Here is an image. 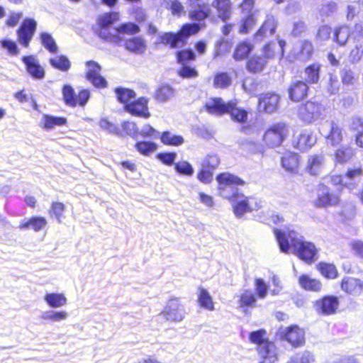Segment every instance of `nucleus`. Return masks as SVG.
I'll return each instance as SVG.
<instances>
[{
	"label": "nucleus",
	"mask_w": 363,
	"mask_h": 363,
	"mask_svg": "<svg viewBox=\"0 0 363 363\" xmlns=\"http://www.w3.org/2000/svg\"><path fill=\"white\" fill-rule=\"evenodd\" d=\"M273 232L281 252L292 253L308 264L318 259V248L297 231L289 228L286 230L274 228Z\"/></svg>",
	"instance_id": "f257e3e1"
},
{
	"label": "nucleus",
	"mask_w": 363,
	"mask_h": 363,
	"mask_svg": "<svg viewBox=\"0 0 363 363\" xmlns=\"http://www.w3.org/2000/svg\"><path fill=\"white\" fill-rule=\"evenodd\" d=\"M216 179L218 183L219 195L230 201L237 218H241L245 213L252 211L247 197L240 189L245 184L242 179L229 172H223L218 174Z\"/></svg>",
	"instance_id": "f03ea898"
},
{
	"label": "nucleus",
	"mask_w": 363,
	"mask_h": 363,
	"mask_svg": "<svg viewBox=\"0 0 363 363\" xmlns=\"http://www.w3.org/2000/svg\"><path fill=\"white\" fill-rule=\"evenodd\" d=\"M289 134V124L279 121L272 123L267 128L263 135V140L269 147L274 148L281 146Z\"/></svg>",
	"instance_id": "7ed1b4c3"
},
{
	"label": "nucleus",
	"mask_w": 363,
	"mask_h": 363,
	"mask_svg": "<svg viewBox=\"0 0 363 363\" xmlns=\"http://www.w3.org/2000/svg\"><path fill=\"white\" fill-rule=\"evenodd\" d=\"M250 113V110L238 106L237 101L231 100V106L227 114L233 122L240 124L239 128L240 133L250 135L254 131L255 123L249 120Z\"/></svg>",
	"instance_id": "20e7f679"
},
{
	"label": "nucleus",
	"mask_w": 363,
	"mask_h": 363,
	"mask_svg": "<svg viewBox=\"0 0 363 363\" xmlns=\"http://www.w3.org/2000/svg\"><path fill=\"white\" fill-rule=\"evenodd\" d=\"M324 106L316 101H308L298 108V118L306 124L313 123L323 118Z\"/></svg>",
	"instance_id": "39448f33"
},
{
	"label": "nucleus",
	"mask_w": 363,
	"mask_h": 363,
	"mask_svg": "<svg viewBox=\"0 0 363 363\" xmlns=\"http://www.w3.org/2000/svg\"><path fill=\"white\" fill-rule=\"evenodd\" d=\"M62 95L65 105L72 108L77 106L84 107L91 97L89 89H82L77 94L73 86L69 84L63 85Z\"/></svg>",
	"instance_id": "423d86ee"
},
{
	"label": "nucleus",
	"mask_w": 363,
	"mask_h": 363,
	"mask_svg": "<svg viewBox=\"0 0 363 363\" xmlns=\"http://www.w3.org/2000/svg\"><path fill=\"white\" fill-rule=\"evenodd\" d=\"M340 195L330 186L320 184L317 188V199L313 201V204L316 208L337 206L340 201Z\"/></svg>",
	"instance_id": "0eeeda50"
},
{
	"label": "nucleus",
	"mask_w": 363,
	"mask_h": 363,
	"mask_svg": "<svg viewBox=\"0 0 363 363\" xmlns=\"http://www.w3.org/2000/svg\"><path fill=\"white\" fill-rule=\"evenodd\" d=\"M340 298L335 295H325L313 302V308L319 315L329 316L337 313Z\"/></svg>",
	"instance_id": "6e6552de"
},
{
	"label": "nucleus",
	"mask_w": 363,
	"mask_h": 363,
	"mask_svg": "<svg viewBox=\"0 0 363 363\" xmlns=\"http://www.w3.org/2000/svg\"><path fill=\"white\" fill-rule=\"evenodd\" d=\"M37 26L38 23L33 18L26 17L22 21L16 30L17 40L21 45L28 48L35 33Z\"/></svg>",
	"instance_id": "1a4fd4ad"
},
{
	"label": "nucleus",
	"mask_w": 363,
	"mask_h": 363,
	"mask_svg": "<svg viewBox=\"0 0 363 363\" xmlns=\"http://www.w3.org/2000/svg\"><path fill=\"white\" fill-rule=\"evenodd\" d=\"M160 315H162L167 321L181 322L184 318L185 309L179 298L172 297L168 300Z\"/></svg>",
	"instance_id": "9d476101"
},
{
	"label": "nucleus",
	"mask_w": 363,
	"mask_h": 363,
	"mask_svg": "<svg viewBox=\"0 0 363 363\" xmlns=\"http://www.w3.org/2000/svg\"><path fill=\"white\" fill-rule=\"evenodd\" d=\"M278 334L280 340L288 342L293 347H301L305 343V332L296 325L279 328Z\"/></svg>",
	"instance_id": "9b49d317"
},
{
	"label": "nucleus",
	"mask_w": 363,
	"mask_h": 363,
	"mask_svg": "<svg viewBox=\"0 0 363 363\" xmlns=\"http://www.w3.org/2000/svg\"><path fill=\"white\" fill-rule=\"evenodd\" d=\"M148 98L141 96L125 105L123 110L133 116L147 119L151 116L148 110Z\"/></svg>",
	"instance_id": "f8f14e48"
},
{
	"label": "nucleus",
	"mask_w": 363,
	"mask_h": 363,
	"mask_svg": "<svg viewBox=\"0 0 363 363\" xmlns=\"http://www.w3.org/2000/svg\"><path fill=\"white\" fill-rule=\"evenodd\" d=\"M21 61L25 65L27 73L33 79L42 80L45 78V71L35 55H24L21 57Z\"/></svg>",
	"instance_id": "ddd939ff"
},
{
	"label": "nucleus",
	"mask_w": 363,
	"mask_h": 363,
	"mask_svg": "<svg viewBox=\"0 0 363 363\" xmlns=\"http://www.w3.org/2000/svg\"><path fill=\"white\" fill-rule=\"evenodd\" d=\"M280 99V96L275 92L263 93L258 99V109L260 112L266 113L277 112Z\"/></svg>",
	"instance_id": "4468645a"
},
{
	"label": "nucleus",
	"mask_w": 363,
	"mask_h": 363,
	"mask_svg": "<svg viewBox=\"0 0 363 363\" xmlns=\"http://www.w3.org/2000/svg\"><path fill=\"white\" fill-rule=\"evenodd\" d=\"M189 18L194 22H196L203 28H206V20L210 18L214 21L215 17L212 16V10L211 6L206 3L197 5L189 11Z\"/></svg>",
	"instance_id": "2eb2a0df"
},
{
	"label": "nucleus",
	"mask_w": 363,
	"mask_h": 363,
	"mask_svg": "<svg viewBox=\"0 0 363 363\" xmlns=\"http://www.w3.org/2000/svg\"><path fill=\"white\" fill-rule=\"evenodd\" d=\"M231 106V100L225 101L220 97H211L204 105L205 111L216 116H223L228 113Z\"/></svg>",
	"instance_id": "dca6fc26"
},
{
	"label": "nucleus",
	"mask_w": 363,
	"mask_h": 363,
	"mask_svg": "<svg viewBox=\"0 0 363 363\" xmlns=\"http://www.w3.org/2000/svg\"><path fill=\"white\" fill-rule=\"evenodd\" d=\"M309 85L303 80H295L288 88L289 99L293 102H299L308 96Z\"/></svg>",
	"instance_id": "f3484780"
},
{
	"label": "nucleus",
	"mask_w": 363,
	"mask_h": 363,
	"mask_svg": "<svg viewBox=\"0 0 363 363\" xmlns=\"http://www.w3.org/2000/svg\"><path fill=\"white\" fill-rule=\"evenodd\" d=\"M316 141L317 138L311 129H304L297 138L293 140V146L301 152H306L316 143Z\"/></svg>",
	"instance_id": "a211bd4d"
},
{
	"label": "nucleus",
	"mask_w": 363,
	"mask_h": 363,
	"mask_svg": "<svg viewBox=\"0 0 363 363\" xmlns=\"http://www.w3.org/2000/svg\"><path fill=\"white\" fill-rule=\"evenodd\" d=\"M123 46L128 52L137 55H143L147 48V41L142 35L125 39Z\"/></svg>",
	"instance_id": "6ab92c4d"
},
{
	"label": "nucleus",
	"mask_w": 363,
	"mask_h": 363,
	"mask_svg": "<svg viewBox=\"0 0 363 363\" xmlns=\"http://www.w3.org/2000/svg\"><path fill=\"white\" fill-rule=\"evenodd\" d=\"M277 21L272 15H267L263 23L254 34L255 42L262 41L267 36V32L270 35H273L277 30Z\"/></svg>",
	"instance_id": "aec40b11"
},
{
	"label": "nucleus",
	"mask_w": 363,
	"mask_h": 363,
	"mask_svg": "<svg viewBox=\"0 0 363 363\" xmlns=\"http://www.w3.org/2000/svg\"><path fill=\"white\" fill-rule=\"evenodd\" d=\"M48 224L47 219L41 216H32L21 220L18 228L21 230H33L35 232L42 230Z\"/></svg>",
	"instance_id": "412c9836"
},
{
	"label": "nucleus",
	"mask_w": 363,
	"mask_h": 363,
	"mask_svg": "<svg viewBox=\"0 0 363 363\" xmlns=\"http://www.w3.org/2000/svg\"><path fill=\"white\" fill-rule=\"evenodd\" d=\"M257 352L262 359L274 363L277 359V348L274 343L269 340H265L257 347Z\"/></svg>",
	"instance_id": "4be33fe9"
},
{
	"label": "nucleus",
	"mask_w": 363,
	"mask_h": 363,
	"mask_svg": "<svg viewBox=\"0 0 363 363\" xmlns=\"http://www.w3.org/2000/svg\"><path fill=\"white\" fill-rule=\"evenodd\" d=\"M340 287L347 294L357 296L363 290V281L354 277H345L341 281Z\"/></svg>",
	"instance_id": "5701e85b"
},
{
	"label": "nucleus",
	"mask_w": 363,
	"mask_h": 363,
	"mask_svg": "<svg viewBox=\"0 0 363 363\" xmlns=\"http://www.w3.org/2000/svg\"><path fill=\"white\" fill-rule=\"evenodd\" d=\"M211 6L215 8L218 18L226 23L230 18L232 3L230 0H214Z\"/></svg>",
	"instance_id": "b1692460"
},
{
	"label": "nucleus",
	"mask_w": 363,
	"mask_h": 363,
	"mask_svg": "<svg viewBox=\"0 0 363 363\" xmlns=\"http://www.w3.org/2000/svg\"><path fill=\"white\" fill-rule=\"evenodd\" d=\"M40 123L43 129L46 130H51L55 127L65 125L67 123V119L64 116L43 114Z\"/></svg>",
	"instance_id": "393cba45"
},
{
	"label": "nucleus",
	"mask_w": 363,
	"mask_h": 363,
	"mask_svg": "<svg viewBox=\"0 0 363 363\" xmlns=\"http://www.w3.org/2000/svg\"><path fill=\"white\" fill-rule=\"evenodd\" d=\"M94 31L97 36L104 40L116 43L117 44L121 41V36L116 33V28L99 26L97 23Z\"/></svg>",
	"instance_id": "a878e982"
},
{
	"label": "nucleus",
	"mask_w": 363,
	"mask_h": 363,
	"mask_svg": "<svg viewBox=\"0 0 363 363\" xmlns=\"http://www.w3.org/2000/svg\"><path fill=\"white\" fill-rule=\"evenodd\" d=\"M321 67L320 63L313 62L304 68V81L308 84H315L319 82Z\"/></svg>",
	"instance_id": "bb28decb"
},
{
	"label": "nucleus",
	"mask_w": 363,
	"mask_h": 363,
	"mask_svg": "<svg viewBox=\"0 0 363 363\" xmlns=\"http://www.w3.org/2000/svg\"><path fill=\"white\" fill-rule=\"evenodd\" d=\"M160 43L169 45L170 48H177L184 46L179 32H165L159 33Z\"/></svg>",
	"instance_id": "cd10ccee"
},
{
	"label": "nucleus",
	"mask_w": 363,
	"mask_h": 363,
	"mask_svg": "<svg viewBox=\"0 0 363 363\" xmlns=\"http://www.w3.org/2000/svg\"><path fill=\"white\" fill-rule=\"evenodd\" d=\"M281 167L287 172L296 173L299 165V155L294 152H287L281 157Z\"/></svg>",
	"instance_id": "c85d7f7f"
},
{
	"label": "nucleus",
	"mask_w": 363,
	"mask_h": 363,
	"mask_svg": "<svg viewBox=\"0 0 363 363\" xmlns=\"http://www.w3.org/2000/svg\"><path fill=\"white\" fill-rule=\"evenodd\" d=\"M254 49L253 45L248 40L240 42L235 47L233 52V59L235 61H241L249 57Z\"/></svg>",
	"instance_id": "c756f323"
},
{
	"label": "nucleus",
	"mask_w": 363,
	"mask_h": 363,
	"mask_svg": "<svg viewBox=\"0 0 363 363\" xmlns=\"http://www.w3.org/2000/svg\"><path fill=\"white\" fill-rule=\"evenodd\" d=\"M267 64V60L261 56L253 55L246 61V70L251 74L262 72Z\"/></svg>",
	"instance_id": "7c9ffc66"
},
{
	"label": "nucleus",
	"mask_w": 363,
	"mask_h": 363,
	"mask_svg": "<svg viewBox=\"0 0 363 363\" xmlns=\"http://www.w3.org/2000/svg\"><path fill=\"white\" fill-rule=\"evenodd\" d=\"M197 302L201 308L209 311H212L215 309L211 295L206 289L202 286L198 288Z\"/></svg>",
	"instance_id": "2f4dec72"
},
{
	"label": "nucleus",
	"mask_w": 363,
	"mask_h": 363,
	"mask_svg": "<svg viewBox=\"0 0 363 363\" xmlns=\"http://www.w3.org/2000/svg\"><path fill=\"white\" fill-rule=\"evenodd\" d=\"M118 102L123 104L124 108L125 105L130 103L136 98V93L133 89L123 86H117L114 89Z\"/></svg>",
	"instance_id": "473e14b6"
},
{
	"label": "nucleus",
	"mask_w": 363,
	"mask_h": 363,
	"mask_svg": "<svg viewBox=\"0 0 363 363\" xmlns=\"http://www.w3.org/2000/svg\"><path fill=\"white\" fill-rule=\"evenodd\" d=\"M203 29L204 28H203L200 25L194 21H192L191 23H186L182 25L178 32L184 43V45L186 44L187 40L190 36L197 34L200 30Z\"/></svg>",
	"instance_id": "72a5a7b5"
},
{
	"label": "nucleus",
	"mask_w": 363,
	"mask_h": 363,
	"mask_svg": "<svg viewBox=\"0 0 363 363\" xmlns=\"http://www.w3.org/2000/svg\"><path fill=\"white\" fill-rule=\"evenodd\" d=\"M134 147L143 156H150L158 149V145L152 140H136Z\"/></svg>",
	"instance_id": "f704fd0d"
},
{
	"label": "nucleus",
	"mask_w": 363,
	"mask_h": 363,
	"mask_svg": "<svg viewBox=\"0 0 363 363\" xmlns=\"http://www.w3.org/2000/svg\"><path fill=\"white\" fill-rule=\"evenodd\" d=\"M298 284L301 288L307 291H319L322 288V284L320 281L305 274L299 277Z\"/></svg>",
	"instance_id": "c9c22d12"
},
{
	"label": "nucleus",
	"mask_w": 363,
	"mask_h": 363,
	"mask_svg": "<svg viewBox=\"0 0 363 363\" xmlns=\"http://www.w3.org/2000/svg\"><path fill=\"white\" fill-rule=\"evenodd\" d=\"M50 66L62 72H67L71 67V62L65 55H58L49 59Z\"/></svg>",
	"instance_id": "e433bc0d"
},
{
	"label": "nucleus",
	"mask_w": 363,
	"mask_h": 363,
	"mask_svg": "<svg viewBox=\"0 0 363 363\" xmlns=\"http://www.w3.org/2000/svg\"><path fill=\"white\" fill-rule=\"evenodd\" d=\"M160 139L162 144L169 146L178 147L182 145L184 142L182 135L174 134L169 130L162 132Z\"/></svg>",
	"instance_id": "4c0bfd02"
},
{
	"label": "nucleus",
	"mask_w": 363,
	"mask_h": 363,
	"mask_svg": "<svg viewBox=\"0 0 363 363\" xmlns=\"http://www.w3.org/2000/svg\"><path fill=\"white\" fill-rule=\"evenodd\" d=\"M324 157L314 155L308 158L306 171L312 176H317L320 174L323 164Z\"/></svg>",
	"instance_id": "58836bf2"
},
{
	"label": "nucleus",
	"mask_w": 363,
	"mask_h": 363,
	"mask_svg": "<svg viewBox=\"0 0 363 363\" xmlns=\"http://www.w3.org/2000/svg\"><path fill=\"white\" fill-rule=\"evenodd\" d=\"M328 144L333 146L339 145L342 140V131L338 125L334 121L330 123V129L326 136Z\"/></svg>",
	"instance_id": "ea45409f"
},
{
	"label": "nucleus",
	"mask_w": 363,
	"mask_h": 363,
	"mask_svg": "<svg viewBox=\"0 0 363 363\" xmlns=\"http://www.w3.org/2000/svg\"><path fill=\"white\" fill-rule=\"evenodd\" d=\"M44 301L49 307L52 308H60L67 303V298L63 294L55 292L47 293L44 296Z\"/></svg>",
	"instance_id": "a19ab883"
},
{
	"label": "nucleus",
	"mask_w": 363,
	"mask_h": 363,
	"mask_svg": "<svg viewBox=\"0 0 363 363\" xmlns=\"http://www.w3.org/2000/svg\"><path fill=\"white\" fill-rule=\"evenodd\" d=\"M350 29L347 26L343 25L335 28L333 32V41L340 46H345L350 36Z\"/></svg>",
	"instance_id": "79ce46f5"
},
{
	"label": "nucleus",
	"mask_w": 363,
	"mask_h": 363,
	"mask_svg": "<svg viewBox=\"0 0 363 363\" xmlns=\"http://www.w3.org/2000/svg\"><path fill=\"white\" fill-rule=\"evenodd\" d=\"M174 94V89L169 84H161L156 89L154 98L159 102H166Z\"/></svg>",
	"instance_id": "37998d69"
},
{
	"label": "nucleus",
	"mask_w": 363,
	"mask_h": 363,
	"mask_svg": "<svg viewBox=\"0 0 363 363\" xmlns=\"http://www.w3.org/2000/svg\"><path fill=\"white\" fill-rule=\"evenodd\" d=\"M316 267L321 275L328 279H334L338 277V272L334 264L320 262Z\"/></svg>",
	"instance_id": "c03bdc74"
},
{
	"label": "nucleus",
	"mask_w": 363,
	"mask_h": 363,
	"mask_svg": "<svg viewBox=\"0 0 363 363\" xmlns=\"http://www.w3.org/2000/svg\"><path fill=\"white\" fill-rule=\"evenodd\" d=\"M240 307L242 308L243 312L247 313L248 308L255 306L257 296L250 290H245L239 298Z\"/></svg>",
	"instance_id": "a18cd8bd"
},
{
	"label": "nucleus",
	"mask_w": 363,
	"mask_h": 363,
	"mask_svg": "<svg viewBox=\"0 0 363 363\" xmlns=\"http://www.w3.org/2000/svg\"><path fill=\"white\" fill-rule=\"evenodd\" d=\"M354 150L349 145L341 146L335 152V162L345 164L349 162L354 156Z\"/></svg>",
	"instance_id": "49530a36"
},
{
	"label": "nucleus",
	"mask_w": 363,
	"mask_h": 363,
	"mask_svg": "<svg viewBox=\"0 0 363 363\" xmlns=\"http://www.w3.org/2000/svg\"><path fill=\"white\" fill-rule=\"evenodd\" d=\"M41 45L51 54H57L58 46L50 33L41 32L39 35Z\"/></svg>",
	"instance_id": "de8ad7c7"
},
{
	"label": "nucleus",
	"mask_w": 363,
	"mask_h": 363,
	"mask_svg": "<svg viewBox=\"0 0 363 363\" xmlns=\"http://www.w3.org/2000/svg\"><path fill=\"white\" fill-rule=\"evenodd\" d=\"M237 143L240 149L248 153L256 154L262 151V145L252 140L240 138Z\"/></svg>",
	"instance_id": "09e8293b"
},
{
	"label": "nucleus",
	"mask_w": 363,
	"mask_h": 363,
	"mask_svg": "<svg viewBox=\"0 0 363 363\" xmlns=\"http://www.w3.org/2000/svg\"><path fill=\"white\" fill-rule=\"evenodd\" d=\"M257 18L252 12H247L241 19L239 28V33L241 34H247L255 26Z\"/></svg>",
	"instance_id": "8fccbe9b"
},
{
	"label": "nucleus",
	"mask_w": 363,
	"mask_h": 363,
	"mask_svg": "<svg viewBox=\"0 0 363 363\" xmlns=\"http://www.w3.org/2000/svg\"><path fill=\"white\" fill-rule=\"evenodd\" d=\"M196 55L191 48H186L176 52V59L181 65H189L196 60Z\"/></svg>",
	"instance_id": "3c124183"
},
{
	"label": "nucleus",
	"mask_w": 363,
	"mask_h": 363,
	"mask_svg": "<svg viewBox=\"0 0 363 363\" xmlns=\"http://www.w3.org/2000/svg\"><path fill=\"white\" fill-rule=\"evenodd\" d=\"M65 208V205L63 203L54 201L51 203L48 213L51 218H55L58 223H61L65 217L64 216Z\"/></svg>",
	"instance_id": "603ef678"
},
{
	"label": "nucleus",
	"mask_w": 363,
	"mask_h": 363,
	"mask_svg": "<svg viewBox=\"0 0 363 363\" xmlns=\"http://www.w3.org/2000/svg\"><path fill=\"white\" fill-rule=\"evenodd\" d=\"M330 183L334 186V191L340 194L344 188L352 189L354 186L352 182L346 181L345 176L333 175L330 177Z\"/></svg>",
	"instance_id": "864d4df0"
},
{
	"label": "nucleus",
	"mask_w": 363,
	"mask_h": 363,
	"mask_svg": "<svg viewBox=\"0 0 363 363\" xmlns=\"http://www.w3.org/2000/svg\"><path fill=\"white\" fill-rule=\"evenodd\" d=\"M232 84V78L226 72H217L213 79V85L216 88L225 89Z\"/></svg>",
	"instance_id": "5fc2aeb1"
},
{
	"label": "nucleus",
	"mask_w": 363,
	"mask_h": 363,
	"mask_svg": "<svg viewBox=\"0 0 363 363\" xmlns=\"http://www.w3.org/2000/svg\"><path fill=\"white\" fill-rule=\"evenodd\" d=\"M117 30L120 34H126L129 35H135L140 32V27L136 22H126L121 23Z\"/></svg>",
	"instance_id": "6e6d98bb"
},
{
	"label": "nucleus",
	"mask_w": 363,
	"mask_h": 363,
	"mask_svg": "<svg viewBox=\"0 0 363 363\" xmlns=\"http://www.w3.org/2000/svg\"><path fill=\"white\" fill-rule=\"evenodd\" d=\"M175 172L180 176L191 177L194 173V169L188 161L183 160L176 162L174 166Z\"/></svg>",
	"instance_id": "4d7b16f0"
},
{
	"label": "nucleus",
	"mask_w": 363,
	"mask_h": 363,
	"mask_svg": "<svg viewBox=\"0 0 363 363\" xmlns=\"http://www.w3.org/2000/svg\"><path fill=\"white\" fill-rule=\"evenodd\" d=\"M249 342L255 344L257 347L262 345L265 340H269L267 337V331L264 328L251 331L248 335Z\"/></svg>",
	"instance_id": "13d9d810"
},
{
	"label": "nucleus",
	"mask_w": 363,
	"mask_h": 363,
	"mask_svg": "<svg viewBox=\"0 0 363 363\" xmlns=\"http://www.w3.org/2000/svg\"><path fill=\"white\" fill-rule=\"evenodd\" d=\"M118 13L116 12H108L99 16L97 23L99 26H107L113 28V26L118 20Z\"/></svg>",
	"instance_id": "bf43d9fd"
},
{
	"label": "nucleus",
	"mask_w": 363,
	"mask_h": 363,
	"mask_svg": "<svg viewBox=\"0 0 363 363\" xmlns=\"http://www.w3.org/2000/svg\"><path fill=\"white\" fill-rule=\"evenodd\" d=\"M332 33V28L329 25H322L317 30L315 35V42L316 43H322L330 38Z\"/></svg>",
	"instance_id": "052dcab7"
},
{
	"label": "nucleus",
	"mask_w": 363,
	"mask_h": 363,
	"mask_svg": "<svg viewBox=\"0 0 363 363\" xmlns=\"http://www.w3.org/2000/svg\"><path fill=\"white\" fill-rule=\"evenodd\" d=\"M155 157L166 166H174V164L176 163L175 160L177 157V153L174 151L160 152L156 155Z\"/></svg>",
	"instance_id": "680f3d73"
},
{
	"label": "nucleus",
	"mask_w": 363,
	"mask_h": 363,
	"mask_svg": "<svg viewBox=\"0 0 363 363\" xmlns=\"http://www.w3.org/2000/svg\"><path fill=\"white\" fill-rule=\"evenodd\" d=\"M121 128L126 135L137 140L139 138V130L137 124L135 122L125 121L121 123Z\"/></svg>",
	"instance_id": "e2e57ef3"
},
{
	"label": "nucleus",
	"mask_w": 363,
	"mask_h": 363,
	"mask_svg": "<svg viewBox=\"0 0 363 363\" xmlns=\"http://www.w3.org/2000/svg\"><path fill=\"white\" fill-rule=\"evenodd\" d=\"M67 315V313L64 311H48L42 313L41 318L43 320H50L53 322H58L66 319Z\"/></svg>",
	"instance_id": "0e129e2a"
},
{
	"label": "nucleus",
	"mask_w": 363,
	"mask_h": 363,
	"mask_svg": "<svg viewBox=\"0 0 363 363\" xmlns=\"http://www.w3.org/2000/svg\"><path fill=\"white\" fill-rule=\"evenodd\" d=\"M1 47L6 50L9 55L16 56L19 54L20 50L16 41L9 39L4 38L0 41Z\"/></svg>",
	"instance_id": "69168bd1"
},
{
	"label": "nucleus",
	"mask_w": 363,
	"mask_h": 363,
	"mask_svg": "<svg viewBox=\"0 0 363 363\" xmlns=\"http://www.w3.org/2000/svg\"><path fill=\"white\" fill-rule=\"evenodd\" d=\"M86 66L88 68L86 72V79L88 81L94 79L93 78L100 74L101 67L97 62L94 60L86 61Z\"/></svg>",
	"instance_id": "338daca9"
},
{
	"label": "nucleus",
	"mask_w": 363,
	"mask_h": 363,
	"mask_svg": "<svg viewBox=\"0 0 363 363\" xmlns=\"http://www.w3.org/2000/svg\"><path fill=\"white\" fill-rule=\"evenodd\" d=\"M231 43L224 38L219 39L215 44L214 56H220L230 52L231 49Z\"/></svg>",
	"instance_id": "774afa93"
}]
</instances>
